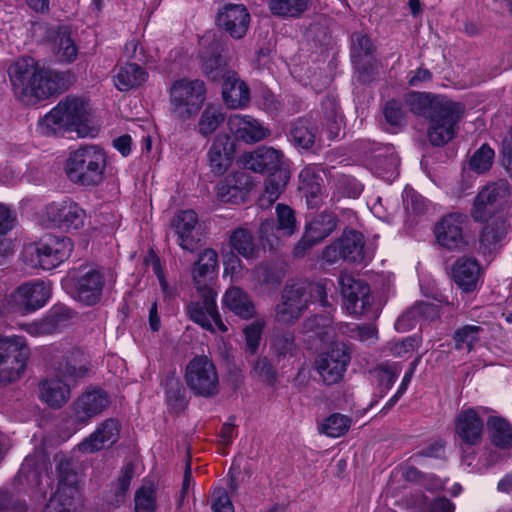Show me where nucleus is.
I'll use <instances>...</instances> for the list:
<instances>
[{
    "instance_id": "nucleus-1",
    "label": "nucleus",
    "mask_w": 512,
    "mask_h": 512,
    "mask_svg": "<svg viewBox=\"0 0 512 512\" xmlns=\"http://www.w3.org/2000/svg\"><path fill=\"white\" fill-rule=\"evenodd\" d=\"M8 75L16 96L24 103L33 104L58 94L63 76L40 65L31 57H22L8 68Z\"/></svg>"
},
{
    "instance_id": "nucleus-2",
    "label": "nucleus",
    "mask_w": 512,
    "mask_h": 512,
    "mask_svg": "<svg viewBox=\"0 0 512 512\" xmlns=\"http://www.w3.org/2000/svg\"><path fill=\"white\" fill-rule=\"evenodd\" d=\"M39 130L45 135L61 131L75 132L82 138L94 137L98 131L93 125L88 103L71 96L61 100L39 121Z\"/></svg>"
},
{
    "instance_id": "nucleus-3",
    "label": "nucleus",
    "mask_w": 512,
    "mask_h": 512,
    "mask_svg": "<svg viewBox=\"0 0 512 512\" xmlns=\"http://www.w3.org/2000/svg\"><path fill=\"white\" fill-rule=\"evenodd\" d=\"M55 377L43 381L40 385L41 399L51 407H61L70 396L67 383L85 376L88 367L84 354L79 349H72L63 356V361L55 366Z\"/></svg>"
},
{
    "instance_id": "nucleus-4",
    "label": "nucleus",
    "mask_w": 512,
    "mask_h": 512,
    "mask_svg": "<svg viewBox=\"0 0 512 512\" xmlns=\"http://www.w3.org/2000/svg\"><path fill=\"white\" fill-rule=\"evenodd\" d=\"M110 403V397L104 390L93 389L83 392L62 414L60 428L63 437L69 438L87 426L94 417L102 414Z\"/></svg>"
},
{
    "instance_id": "nucleus-5",
    "label": "nucleus",
    "mask_w": 512,
    "mask_h": 512,
    "mask_svg": "<svg viewBox=\"0 0 512 512\" xmlns=\"http://www.w3.org/2000/svg\"><path fill=\"white\" fill-rule=\"evenodd\" d=\"M107 165V156L103 149L87 145L70 153L65 172L74 183L94 186L102 181Z\"/></svg>"
},
{
    "instance_id": "nucleus-6",
    "label": "nucleus",
    "mask_w": 512,
    "mask_h": 512,
    "mask_svg": "<svg viewBox=\"0 0 512 512\" xmlns=\"http://www.w3.org/2000/svg\"><path fill=\"white\" fill-rule=\"evenodd\" d=\"M206 85L200 79L181 78L169 89L170 113L181 121L194 118L206 100Z\"/></svg>"
},
{
    "instance_id": "nucleus-7",
    "label": "nucleus",
    "mask_w": 512,
    "mask_h": 512,
    "mask_svg": "<svg viewBox=\"0 0 512 512\" xmlns=\"http://www.w3.org/2000/svg\"><path fill=\"white\" fill-rule=\"evenodd\" d=\"M73 251V243L65 236L47 235L39 242L26 246L23 261L31 267L51 270L66 261Z\"/></svg>"
},
{
    "instance_id": "nucleus-8",
    "label": "nucleus",
    "mask_w": 512,
    "mask_h": 512,
    "mask_svg": "<svg viewBox=\"0 0 512 512\" xmlns=\"http://www.w3.org/2000/svg\"><path fill=\"white\" fill-rule=\"evenodd\" d=\"M465 107L460 102L449 98L436 102L434 113L429 119L427 136L434 146H443L452 140L458 131V124L463 118Z\"/></svg>"
},
{
    "instance_id": "nucleus-9",
    "label": "nucleus",
    "mask_w": 512,
    "mask_h": 512,
    "mask_svg": "<svg viewBox=\"0 0 512 512\" xmlns=\"http://www.w3.org/2000/svg\"><path fill=\"white\" fill-rule=\"evenodd\" d=\"M59 482L55 493L51 496L44 512H81L78 498V475L72 463L63 459L57 466Z\"/></svg>"
},
{
    "instance_id": "nucleus-10",
    "label": "nucleus",
    "mask_w": 512,
    "mask_h": 512,
    "mask_svg": "<svg viewBox=\"0 0 512 512\" xmlns=\"http://www.w3.org/2000/svg\"><path fill=\"white\" fill-rule=\"evenodd\" d=\"M30 350L21 336H0V384L17 380L24 372Z\"/></svg>"
},
{
    "instance_id": "nucleus-11",
    "label": "nucleus",
    "mask_w": 512,
    "mask_h": 512,
    "mask_svg": "<svg viewBox=\"0 0 512 512\" xmlns=\"http://www.w3.org/2000/svg\"><path fill=\"white\" fill-rule=\"evenodd\" d=\"M51 283L32 280L20 285L6 299L7 312L27 314L42 308L51 297Z\"/></svg>"
},
{
    "instance_id": "nucleus-12",
    "label": "nucleus",
    "mask_w": 512,
    "mask_h": 512,
    "mask_svg": "<svg viewBox=\"0 0 512 512\" xmlns=\"http://www.w3.org/2000/svg\"><path fill=\"white\" fill-rule=\"evenodd\" d=\"M184 379L191 392L197 396L209 398L219 391L217 369L207 356L192 358L186 366Z\"/></svg>"
},
{
    "instance_id": "nucleus-13",
    "label": "nucleus",
    "mask_w": 512,
    "mask_h": 512,
    "mask_svg": "<svg viewBox=\"0 0 512 512\" xmlns=\"http://www.w3.org/2000/svg\"><path fill=\"white\" fill-rule=\"evenodd\" d=\"M41 222L46 227L65 231L80 230L85 223V211L74 201L62 200L51 202L40 214Z\"/></svg>"
},
{
    "instance_id": "nucleus-14",
    "label": "nucleus",
    "mask_w": 512,
    "mask_h": 512,
    "mask_svg": "<svg viewBox=\"0 0 512 512\" xmlns=\"http://www.w3.org/2000/svg\"><path fill=\"white\" fill-rule=\"evenodd\" d=\"M198 290L201 291V298L190 302L186 307L190 320L212 333L215 332L213 323L221 332H227L228 328L217 308L216 293L212 289Z\"/></svg>"
},
{
    "instance_id": "nucleus-15",
    "label": "nucleus",
    "mask_w": 512,
    "mask_h": 512,
    "mask_svg": "<svg viewBox=\"0 0 512 512\" xmlns=\"http://www.w3.org/2000/svg\"><path fill=\"white\" fill-rule=\"evenodd\" d=\"M351 361L349 348L344 343H333L329 349L320 354L316 360V368L327 385L339 382Z\"/></svg>"
},
{
    "instance_id": "nucleus-16",
    "label": "nucleus",
    "mask_w": 512,
    "mask_h": 512,
    "mask_svg": "<svg viewBox=\"0 0 512 512\" xmlns=\"http://www.w3.org/2000/svg\"><path fill=\"white\" fill-rule=\"evenodd\" d=\"M276 215L277 222L268 219L259 228L260 240L269 249L275 248L282 238L290 237L296 230L295 213L289 206L277 204Z\"/></svg>"
},
{
    "instance_id": "nucleus-17",
    "label": "nucleus",
    "mask_w": 512,
    "mask_h": 512,
    "mask_svg": "<svg viewBox=\"0 0 512 512\" xmlns=\"http://www.w3.org/2000/svg\"><path fill=\"white\" fill-rule=\"evenodd\" d=\"M281 298L303 311L310 302H319L323 307L329 305L326 284L323 282L295 281L289 283L284 287Z\"/></svg>"
},
{
    "instance_id": "nucleus-18",
    "label": "nucleus",
    "mask_w": 512,
    "mask_h": 512,
    "mask_svg": "<svg viewBox=\"0 0 512 512\" xmlns=\"http://www.w3.org/2000/svg\"><path fill=\"white\" fill-rule=\"evenodd\" d=\"M171 226L177 235L178 245L183 250L192 252L197 249L203 236V228L193 210L177 212L172 219Z\"/></svg>"
},
{
    "instance_id": "nucleus-19",
    "label": "nucleus",
    "mask_w": 512,
    "mask_h": 512,
    "mask_svg": "<svg viewBox=\"0 0 512 512\" xmlns=\"http://www.w3.org/2000/svg\"><path fill=\"white\" fill-rule=\"evenodd\" d=\"M104 286L105 277L101 270L80 268L74 277L75 298L85 305H94L100 301Z\"/></svg>"
},
{
    "instance_id": "nucleus-20",
    "label": "nucleus",
    "mask_w": 512,
    "mask_h": 512,
    "mask_svg": "<svg viewBox=\"0 0 512 512\" xmlns=\"http://www.w3.org/2000/svg\"><path fill=\"white\" fill-rule=\"evenodd\" d=\"M338 282L347 312L351 315L363 314L369 305V286L348 272H341Z\"/></svg>"
},
{
    "instance_id": "nucleus-21",
    "label": "nucleus",
    "mask_w": 512,
    "mask_h": 512,
    "mask_svg": "<svg viewBox=\"0 0 512 512\" xmlns=\"http://www.w3.org/2000/svg\"><path fill=\"white\" fill-rule=\"evenodd\" d=\"M338 226V219L332 212L324 211L315 215L305 227V233L302 239L295 247V254H303L307 248H310L329 235H331Z\"/></svg>"
},
{
    "instance_id": "nucleus-22",
    "label": "nucleus",
    "mask_w": 512,
    "mask_h": 512,
    "mask_svg": "<svg viewBox=\"0 0 512 512\" xmlns=\"http://www.w3.org/2000/svg\"><path fill=\"white\" fill-rule=\"evenodd\" d=\"M239 161L244 169L271 174L283 169L284 154L273 147L261 146L242 154Z\"/></svg>"
},
{
    "instance_id": "nucleus-23",
    "label": "nucleus",
    "mask_w": 512,
    "mask_h": 512,
    "mask_svg": "<svg viewBox=\"0 0 512 512\" xmlns=\"http://www.w3.org/2000/svg\"><path fill=\"white\" fill-rule=\"evenodd\" d=\"M465 216L453 213L444 216L435 226L434 233L438 244L448 250H460L466 245L463 235Z\"/></svg>"
},
{
    "instance_id": "nucleus-24",
    "label": "nucleus",
    "mask_w": 512,
    "mask_h": 512,
    "mask_svg": "<svg viewBox=\"0 0 512 512\" xmlns=\"http://www.w3.org/2000/svg\"><path fill=\"white\" fill-rule=\"evenodd\" d=\"M486 408L480 407L478 409L468 408L462 410L455 422V430L458 437L468 445H477L480 443L484 420L481 413L485 414Z\"/></svg>"
},
{
    "instance_id": "nucleus-25",
    "label": "nucleus",
    "mask_w": 512,
    "mask_h": 512,
    "mask_svg": "<svg viewBox=\"0 0 512 512\" xmlns=\"http://www.w3.org/2000/svg\"><path fill=\"white\" fill-rule=\"evenodd\" d=\"M218 25L232 38H243L249 28L250 14L242 4H227L218 12Z\"/></svg>"
},
{
    "instance_id": "nucleus-26",
    "label": "nucleus",
    "mask_w": 512,
    "mask_h": 512,
    "mask_svg": "<svg viewBox=\"0 0 512 512\" xmlns=\"http://www.w3.org/2000/svg\"><path fill=\"white\" fill-rule=\"evenodd\" d=\"M119 431L120 425L117 420L106 419L78 444V449L83 453H93L108 448L118 440Z\"/></svg>"
},
{
    "instance_id": "nucleus-27",
    "label": "nucleus",
    "mask_w": 512,
    "mask_h": 512,
    "mask_svg": "<svg viewBox=\"0 0 512 512\" xmlns=\"http://www.w3.org/2000/svg\"><path fill=\"white\" fill-rule=\"evenodd\" d=\"M371 146L369 149H363V154L371 157V165L373 166L374 173L387 181L396 179L399 175L398 166L399 159L391 148H386L382 152V148L378 144L363 142Z\"/></svg>"
},
{
    "instance_id": "nucleus-28",
    "label": "nucleus",
    "mask_w": 512,
    "mask_h": 512,
    "mask_svg": "<svg viewBox=\"0 0 512 512\" xmlns=\"http://www.w3.org/2000/svg\"><path fill=\"white\" fill-rule=\"evenodd\" d=\"M228 128L237 139L246 143L259 142L270 134L267 128L249 115H231L228 118Z\"/></svg>"
},
{
    "instance_id": "nucleus-29",
    "label": "nucleus",
    "mask_w": 512,
    "mask_h": 512,
    "mask_svg": "<svg viewBox=\"0 0 512 512\" xmlns=\"http://www.w3.org/2000/svg\"><path fill=\"white\" fill-rule=\"evenodd\" d=\"M234 154V143L227 134H217L207 152L209 166L216 175L224 174L230 167Z\"/></svg>"
},
{
    "instance_id": "nucleus-30",
    "label": "nucleus",
    "mask_w": 512,
    "mask_h": 512,
    "mask_svg": "<svg viewBox=\"0 0 512 512\" xmlns=\"http://www.w3.org/2000/svg\"><path fill=\"white\" fill-rule=\"evenodd\" d=\"M222 78V96L226 105L232 109L245 107L250 101V92L245 82L233 71H225Z\"/></svg>"
},
{
    "instance_id": "nucleus-31",
    "label": "nucleus",
    "mask_w": 512,
    "mask_h": 512,
    "mask_svg": "<svg viewBox=\"0 0 512 512\" xmlns=\"http://www.w3.org/2000/svg\"><path fill=\"white\" fill-rule=\"evenodd\" d=\"M225 309L241 319H252L256 315V307L251 296L239 287H230L222 298Z\"/></svg>"
},
{
    "instance_id": "nucleus-32",
    "label": "nucleus",
    "mask_w": 512,
    "mask_h": 512,
    "mask_svg": "<svg viewBox=\"0 0 512 512\" xmlns=\"http://www.w3.org/2000/svg\"><path fill=\"white\" fill-rule=\"evenodd\" d=\"M481 276V268L476 259L462 257L453 266V279L464 292L477 288Z\"/></svg>"
},
{
    "instance_id": "nucleus-33",
    "label": "nucleus",
    "mask_w": 512,
    "mask_h": 512,
    "mask_svg": "<svg viewBox=\"0 0 512 512\" xmlns=\"http://www.w3.org/2000/svg\"><path fill=\"white\" fill-rule=\"evenodd\" d=\"M344 260L351 263H363L371 260L372 255L364 249V236L355 230H344L339 238Z\"/></svg>"
},
{
    "instance_id": "nucleus-34",
    "label": "nucleus",
    "mask_w": 512,
    "mask_h": 512,
    "mask_svg": "<svg viewBox=\"0 0 512 512\" xmlns=\"http://www.w3.org/2000/svg\"><path fill=\"white\" fill-rule=\"evenodd\" d=\"M146 70L136 63H125L115 69L113 82L119 91H128L146 81Z\"/></svg>"
},
{
    "instance_id": "nucleus-35",
    "label": "nucleus",
    "mask_w": 512,
    "mask_h": 512,
    "mask_svg": "<svg viewBox=\"0 0 512 512\" xmlns=\"http://www.w3.org/2000/svg\"><path fill=\"white\" fill-rule=\"evenodd\" d=\"M218 267V254L213 249L204 250L194 264L192 275L197 289H209L208 281Z\"/></svg>"
},
{
    "instance_id": "nucleus-36",
    "label": "nucleus",
    "mask_w": 512,
    "mask_h": 512,
    "mask_svg": "<svg viewBox=\"0 0 512 512\" xmlns=\"http://www.w3.org/2000/svg\"><path fill=\"white\" fill-rule=\"evenodd\" d=\"M72 311L65 305H54L38 323L37 330L40 334H52L69 324Z\"/></svg>"
},
{
    "instance_id": "nucleus-37",
    "label": "nucleus",
    "mask_w": 512,
    "mask_h": 512,
    "mask_svg": "<svg viewBox=\"0 0 512 512\" xmlns=\"http://www.w3.org/2000/svg\"><path fill=\"white\" fill-rule=\"evenodd\" d=\"M52 51L60 62L71 63L76 60L78 47L71 38L68 28L62 27L56 31L52 41Z\"/></svg>"
},
{
    "instance_id": "nucleus-38",
    "label": "nucleus",
    "mask_w": 512,
    "mask_h": 512,
    "mask_svg": "<svg viewBox=\"0 0 512 512\" xmlns=\"http://www.w3.org/2000/svg\"><path fill=\"white\" fill-rule=\"evenodd\" d=\"M289 178V173L285 169L269 174L265 180L264 192L259 199L260 206L264 208L272 205L283 192Z\"/></svg>"
},
{
    "instance_id": "nucleus-39",
    "label": "nucleus",
    "mask_w": 512,
    "mask_h": 512,
    "mask_svg": "<svg viewBox=\"0 0 512 512\" xmlns=\"http://www.w3.org/2000/svg\"><path fill=\"white\" fill-rule=\"evenodd\" d=\"M446 99L447 97L444 96H431L427 93L411 92L405 96V103L414 114L429 118L434 113L436 102Z\"/></svg>"
},
{
    "instance_id": "nucleus-40",
    "label": "nucleus",
    "mask_w": 512,
    "mask_h": 512,
    "mask_svg": "<svg viewBox=\"0 0 512 512\" xmlns=\"http://www.w3.org/2000/svg\"><path fill=\"white\" fill-rule=\"evenodd\" d=\"M487 428L492 443L501 449L512 447V427L501 417H490Z\"/></svg>"
},
{
    "instance_id": "nucleus-41",
    "label": "nucleus",
    "mask_w": 512,
    "mask_h": 512,
    "mask_svg": "<svg viewBox=\"0 0 512 512\" xmlns=\"http://www.w3.org/2000/svg\"><path fill=\"white\" fill-rule=\"evenodd\" d=\"M322 126L326 129L329 139L338 137L341 130L342 117L334 97L328 96L322 102Z\"/></svg>"
},
{
    "instance_id": "nucleus-42",
    "label": "nucleus",
    "mask_w": 512,
    "mask_h": 512,
    "mask_svg": "<svg viewBox=\"0 0 512 512\" xmlns=\"http://www.w3.org/2000/svg\"><path fill=\"white\" fill-rule=\"evenodd\" d=\"M310 0H267L270 12L283 18H297L308 8Z\"/></svg>"
},
{
    "instance_id": "nucleus-43",
    "label": "nucleus",
    "mask_w": 512,
    "mask_h": 512,
    "mask_svg": "<svg viewBox=\"0 0 512 512\" xmlns=\"http://www.w3.org/2000/svg\"><path fill=\"white\" fill-rule=\"evenodd\" d=\"M290 141L300 149H310L316 140L315 128L305 119H298L292 123Z\"/></svg>"
},
{
    "instance_id": "nucleus-44",
    "label": "nucleus",
    "mask_w": 512,
    "mask_h": 512,
    "mask_svg": "<svg viewBox=\"0 0 512 512\" xmlns=\"http://www.w3.org/2000/svg\"><path fill=\"white\" fill-rule=\"evenodd\" d=\"M225 121V114L221 106L209 104L203 110L198 121V132L207 137L214 133Z\"/></svg>"
},
{
    "instance_id": "nucleus-45",
    "label": "nucleus",
    "mask_w": 512,
    "mask_h": 512,
    "mask_svg": "<svg viewBox=\"0 0 512 512\" xmlns=\"http://www.w3.org/2000/svg\"><path fill=\"white\" fill-rule=\"evenodd\" d=\"M231 249L246 259L253 258L256 253V245L250 231L239 227L231 232L229 237Z\"/></svg>"
},
{
    "instance_id": "nucleus-46",
    "label": "nucleus",
    "mask_w": 512,
    "mask_h": 512,
    "mask_svg": "<svg viewBox=\"0 0 512 512\" xmlns=\"http://www.w3.org/2000/svg\"><path fill=\"white\" fill-rule=\"evenodd\" d=\"M508 229L509 225L507 221L502 218L488 223L481 233V245L488 251L493 250L495 246L505 238Z\"/></svg>"
},
{
    "instance_id": "nucleus-47",
    "label": "nucleus",
    "mask_w": 512,
    "mask_h": 512,
    "mask_svg": "<svg viewBox=\"0 0 512 512\" xmlns=\"http://www.w3.org/2000/svg\"><path fill=\"white\" fill-rule=\"evenodd\" d=\"M157 508V494L153 485H142L134 496L135 512H155Z\"/></svg>"
},
{
    "instance_id": "nucleus-48",
    "label": "nucleus",
    "mask_w": 512,
    "mask_h": 512,
    "mask_svg": "<svg viewBox=\"0 0 512 512\" xmlns=\"http://www.w3.org/2000/svg\"><path fill=\"white\" fill-rule=\"evenodd\" d=\"M351 425V419L345 415L334 413L327 417L320 426V432L328 437L337 438L344 435Z\"/></svg>"
},
{
    "instance_id": "nucleus-49",
    "label": "nucleus",
    "mask_w": 512,
    "mask_h": 512,
    "mask_svg": "<svg viewBox=\"0 0 512 512\" xmlns=\"http://www.w3.org/2000/svg\"><path fill=\"white\" fill-rule=\"evenodd\" d=\"M432 310L433 306L428 303H419L413 306L397 318L395 322V329L398 332L411 330L415 326L418 316L427 314Z\"/></svg>"
},
{
    "instance_id": "nucleus-50",
    "label": "nucleus",
    "mask_w": 512,
    "mask_h": 512,
    "mask_svg": "<svg viewBox=\"0 0 512 512\" xmlns=\"http://www.w3.org/2000/svg\"><path fill=\"white\" fill-rule=\"evenodd\" d=\"M477 195L479 202L485 200L496 208L497 204L509 195V184L504 180L490 183L483 187Z\"/></svg>"
},
{
    "instance_id": "nucleus-51",
    "label": "nucleus",
    "mask_w": 512,
    "mask_h": 512,
    "mask_svg": "<svg viewBox=\"0 0 512 512\" xmlns=\"http://www.w3.org/2000/svg\"><path fill=\"white\" fill-rule=\"evenodd\" d=\"M342 329V333L363 343L373 344L378 338L377 329L372 324L353 326L344 325Z\"/></svg>"
},
{
    "instance_id": "nucleus-52",
    "label": "nucleus",
    "mask_w": 512,
    "mask_h": 512,
    "mask_svg": "<svg viewBox=\"0 0 512 512\" xmlns=\"http://www.w3.org/2000/svg\"><path fill=\"white\" fill-rule=\"evenodd\" d=\"M264 325L265 322L263 320L256 319L243 329L245 349L250 354H255L259 347Z\"/></svg>"
},
{
    "instance_id": "nucleus-53",
    "label": "nucleus",
    "mask_w": 512,
    "mask_h": 512,
    "mask_svg": "<svg viewBox=\"0 0 512 512\" xmlns=\"http://www.w3.org/2000/svg\"><path fill=\"white\" fill-rule=\"evenodd\" d=\"M482 328L478 325H465L458 329L454 334L456 347L462 349L466 347L471 350L474 343L479 340Z\"/></svg>"
},
{
    "instance_id": "nucleus-54",
    "label": "nucleus",
    "mask_w": 512,
    "mask_h": 512,
    "mask_svg": "<svg viewBox=\"0 0 512 512\" xmlns=\"http://www.w3.org/2000/svg\"><path fill=\"white\" fill-rule=\"evenodd\" d=\"M217 197L223 203L237 204L243 201L244 191L226 179L217 185Z\"/></svg>"
},
{
    "instance_id": "nucleus-55",
    "label": "nucleus",
    "mask_w": 512,
    "mask_h": 512,
    "mask_svg": "<svg viewBox=\"0 0 512 512\" xmlns=\"http://www.w3.org/2000/svg\"><path fill=\"white\" fill-rule=\"evenodd\" d=\"M494 151L488 145H482L471 157L470 167L477 173L486 172L492 165Z\"/></svg>"
},
{
    "instance_id": "nucleus-56",
    "label": "nucleus",
    "mask_w": 512,
    "mask_h": 512,
    "mask_svg": "<svg viewBox=\"0 0 512 512\" xmlns=\"http://www.w3.org/2000/svg\"><path fill=\"white\" fill-rule=\"evenodd\" d=\"M302 313L303 310L281 298V302L275 308V319L279 323L292 324L299 319Z\"/></svg>"
},
{
    "instance_id": "nucleus-57",
    "label": "nucleus",
    "mask_w": 512,
    "mask_h": 512,
    "mask_svg": "<svg viewBox=\"0 0 512 512\" xmlns=\"http://www.w3.org/2000/svg\"><path fill=\"white\" fill-rule=\"evenodd\" d=\"M0 512H27V506L12 492L0 490Z\"/></svg>"
},
{
    "instance_id": "nucleus-58",
    "label": "nucleus",
    "mask_w": 512,
    "mask_h": 512,
    "mask_svg": "<svg viewBox=\"0 0 512 512\" xmlns=\"http://www.w3.org/2000/svg\"><path fill=\"white\" fill-rule=\"evenodd\" d=\"M134 475V468L132 464H127L124 466L121 476L118 478L117 482L114 486V492L116 497V503L119 505L125 499L126 492L130 487L131 480Z\"/></svg>"
},
{
    "instance_id": "nucleus-59",
    "label": "nucleus",
    "mask_w": 512,
    "mask_h": 512,
    "mask_svg": "<svg viewBox=\"0 0 512 512\" xmlns=\"http://www.w3.org/2000/svg\"><path fill=\"white\" fill-rule=\"evenodd\" d=\"M418 345L416 337H407L401 341L389 342L387 349L395 357H406L411 355Z\"/></svg>"
},
{
    "instance_id": "nucleus-60",
    "label": "nucleus",
    "mask_w": 512,
    "mask_h": 512,
    "mask_svg": "<svg viewBox=\"0 0 512 512\" xmlns=\"http://www.w3.org/2000/svg\"><path fill=\"white\" fill-rule=\"evenodd\" d=\"M322 181L321 171L316 166H306L299 173V189L319 186Z\"/></svg>"
},
{
    "instance_id": "nucleus-61",
    "label": "nucleus",
    "mask_w": 512,
    "mask_h": 512,
    "mask_svg": "<svg viewBox=\"0 0 512 512\" xmlns=\"http://www.w3.org/2000/svg\"><path fill=\"white\" fill-rule=\"evenodd\" d=\"M211 510L213 512H234L233 503L224 489H216L212 493Z\"/></svg>"
},
{
    "instance_id": "nucleus-62",
    "label": "nucleus",
    "mask_w": 512,
    "mask_h": 512,
    "mask_svg": "<svg viewBox=\"0 0 512 512\" xmlns=\"http://www.w3.org/2000/svg\"><path fill=\"white\" fill-rule=\"evenodd\" d=\"M374 50L371 39L362 33H354L352 35V51L357 57L368 56Z\"/></svg>"
},
{
    "instance_id": "nucleus-63",
    "label": "nucleus",
    "mask_w": 512,
    "mask_h": 512,
    "mask_svg": "<svg viewBox=\"0 0 512 512\" xmlns=\"http://www.w3.org/2000/svg\"><path fill=\"white\" fill-rule=\"evenodd\" d=\"M383 114L386 121L392 126H399L404 121V111L396 100H390L385 104Z\"/></svg>"
},
{
    "instance_id": "nucleus-64",
    "label": "nucleus",
    "mask_w": 512,
    "mask_h": 512,
    "mask_svg": "<svg viewBox=\"0 0 512 512\" xmlns=\"http://www.w3.org/2000/svg\"><path fill=\"white\" fill-rule=\"evenodd\" d=\"M273 347L278 355L286 356L295 350L294 337L290 333L277 335L273 340Z\"/></svg>"
}]
</instances>
